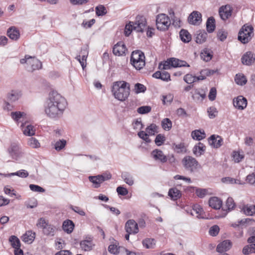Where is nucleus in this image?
Returning <instances> with one entry per match:
<instances>
[{"label": "nucleus", "mask_w": 255, "mask_h": 255, "mask_svg": "<svg viewBox=\"0 0 255 255\" xmlns=\"http://www.w3.org/2000/svg\"><path fill=\"white\" fill-rule=\"evenodd\" d=\"M66 106L67 102L64 98L56 92H52L45 102L44 111L49 118H59L63 115Z\"/></svg>", "instance_id": "1"}, {"label": "nucleus", "mask_w": 255, "mask_h": 255, "mask_svg": "<svg viewBox=\"0 0 255 255\" xmlns=\"http://www.w3.org/2000/svg\"><path fill=\"white\" fill-rule=\"evenodd\" d=\"M129 85L125 81H118L114 83L112 93L115 98L121 101H124L129 95Z\"/></svg>", "instance_id": "2"}, {"label": "nucleus", "mask_w": 255, "mask_h": 255, "mask_svg": "<svg viewBox=\"0 0 255 255\" xmlns=\"http://www.w3.org/2000/svg\"><path fill=\"white\" fill-rule=\"evenodd\" d=\"M146 19L144 16L137 15L134 21H129L126 24L124 33L126 36H128L132 30L138 32H143L146 26Z\"/></svg>", "instance_id": "3"}, {"label": "nucleus", "mask_w": 255, "mask_h": 255, "mask_svg": "<svg viewBox=\"0 0 255 255\" xmlns=\"http://www.w3.org/2000/svg\"><path fill=\"white\" fill-rule=\"evenodd\" d=\"M130 63L136 70L142 69L145 65L144 53L140 50L133 51L130 56Z\"/></svg>", "instance_id": "4"}, {"label": "nucleus", "mask_w": 255, "mask_h": 255, "mask_svg": "<svg viewBox=\"0 0 255 255\" xmlns=\"http://www.w3.org/2000/svg\"><path fill=\"white\" fill-rule=\"evenodd\" d=\"M254 35V28L251 25L244 24L238 33V40L243 44L248 43Z\"/></svg>", "instance_id": "5"}, {"label": "nucleus", "mask_w": 255, "mask_h": 255, "mask_svg": "<svg viewBox=\"0 0 255 255\" xmlns=\"http://www.w3.org/2000/svg\"><path fill=\"white\" fill-rule=\"evenodd\" d=\"M20 62L22 64H26V68L28 71L33 72L34 70L41 69L42 63L34 57L26 55L24 58L21 59Z\"/></svg>", "instance_id": "6"}, {"label": "nucleus", "mask_w": 255, "mask_h": 255, "mask_svg": "<svg viewBox=\"0 0 255 255\" xmlns=\"http://www.w3.org/2000/svg\"><path fill=\"white\" fill-rule=\"evenodd\" d=\"M184 168L190 173H194L201 167L198 161L190 156H186L182 159Z\"/></svg>", "instance_id": "7"}, {"label": "nucleus", "mask_w": 255, "mask_h": 255, "mask_svg": "<svg viewBox=\"0 0 255 255\" xmlns=\"http://www.w3.org/2000/svg\"><path fill=\"white\" fill-rule=\"evenodd\" d=\"M170 24V18L165 14L161 13L156 16V25L158 30L160 31L167 30Z\"/></svg>", "instance_id": "8"}, {"label": "nucleus", "mask_w": 255, "mask_h": 255, "mask_svg": "<svg viewBox=\"0 0 255 255\" xmlns=\"http://www.w3.org/2000/svg\"><path fill=\"white\" fill-rule=\"evenodd\" d=\"M39 228H42L44 235L48 236H53L55 234L56 228L54 226L49 224L44 218H41L36 224Z\"/></svg>", "instance_id": "9"}, {"label": "nucleus", "mask_w": 255, "mask_h": 255, "mask_svg": "<svg viewBox=\"0 0 255 255\" xmlns=\"http://www.w3.org/2000/svg\"><path fill=\"white\" fill-rule=\"evenodd\" d=\"M9 156L13 159L17 160L21 155V151L19 146L15 143H12L7 148Z\"/></svg>", "instance_id": "10"}, {"label": "nucleus", "mask_w": 255, "mask_h": 255, "mask_svg": "<svg viewBox=\"0 0 255 255\" xmlns=\"http://www.w3.org/2000/svg\"><path fill=\"white\" fill-rule=\"evenodd\" d=\"M233 8L230 5L222 6L219 10V13L221 18L225 21L231 16Z\"/></svg>", "instance_id": "11"}, {"label": "nucleus", "mask_w": 255, "mask_h": 255, "mask_svg": "<svg viewBox=\"0 0 255 255\" xmlns=\"http://www.w3.org/2000/svg\"><path fill=\"white\" fill-rule=\"evenodd\" d=\"M188 22L192 25H198L202 22V14L197 11H194L188 17Z\"/></svg>", "instance_id": "12"}, {"label": "nucleus", "mask_w": 255, "mask_h": 255, "mask_svg": "<svg viewBox=\"0 0 255 255\" xmlns=\"http://www.w3.org/2000/svg\"><path fill=\"white\" fill-rule=\"evenodd\" d=\"M125 230L127 233L136 234L138 232V225L132 219L128 220L125 225Z\"/></svg>", "instance_id": "13"}, {"label": "nucleus", "mask_w": 255, "mask_h": 255, "mask_svg": "<svg viewBox=\"0 0 255 255\" xmlns=\"http://www.w3.org/2000/svg\"><path fill=\"white\" fill-rule=\"evenodd\" d=\"M80 248L85 252H89L92 250L95 246L93 240L91 238H86V239L81 241L80 243Z\"/></svg>", "instance_id": "14"}, {"label": "nucleus", "mask_w": 255, "mask_h": 255, "mask_svg": "<svg viewBox=\"0 0 255 255\" xmlns=\"http://www.w3.org/2000/svg\"><path fill=\"white\" fill-rule=\"evenodd\" d=\"M178 59L175 58H171L167 59L163 64H159L158 68L159 69H168L171 67L176 68L178 67V62H177Z\"/></svg>", "instance_id": "15"}, {"label": "nucleus", "mask_w": 255, "mask_h": 255, "mask_svg": "<svg viewBox=\"0 0 255 255\" xmlns=\"http://www.w3.org/2000/svg\"><path fill=\"white\" fill-rule=\"evenodd\" d=\"M234 106L239 110L245 109L247 106V100L242 96H239L233 100Z\"/></svg>", "instance_id": "16"}, {"label": "nucleus", "mask_w": 255, "mask_h": 255, "mask_svg": "<svg viewBox=\"0 0 255 255\" xmlns=\"http://www.w3.org/2000/svg\"><path fill=\"white\" fill-rule=\"evenodd\" d=\"M208 142L212 147L218 148L222 145L223 140L220 136L213 134L209 137Z\"/></svg>", "instance_id": "17"}, {"label": "nucleus", "mask_w": 255, "mask_h": 255, "mask_svg": "<svg viewBox=\"0 0 255 255\" xmlns=\"http://www.w3.org/2000/svg\"><path fill=\"white\" fill-rule=\"evenodd\" d=\"M255 61V55L251 51H248L243 55L242 57V62L244 65H251Z\"/></svg>", "instance_id": "18"}, {"label": "nucleus", "mask_w": 255, "mask_h": 255, "mask_svg": "<svg viewBox=\"0 0 255 255\" xmlns=\"http://www.w3.org/2000/svg\"><path fill=\"white\" fill-rule=\"evenodd\" d=\"M127 48L123 42H119L114 45L113 48V52L116 56H121L126 53Z\"/></svg>", "instance_id": "19"}, {"label": "nucleus", "mask_w": 255, "mask_h": 255, "mask_svg": "<svg viewBox=\"0 0 255 255\" xmlns=\"http://www.w3.org/2000/svg\"><path fill=\"white\" fill-rule=\"evenodd\" d=\"M195 41L198 44L205 42L207 38V33L204 30H198L195 34Z\"/></svg>", "instance_id": "20"}, {"label": "nucleus", "mask_w": 255, "mask_h": 255, "mask_svg": "<svg viewBox=\"0 0 255 255\" xmlns=\"http://www.w3.org/2000/svg\"><path fill=\"white\" fill-rule=\"evenodd\" d=\"M232 247V242L229 240H225L218 244L216 251L218 253H222L229 250Z\"/></svg>", "instance_id": "21"}, {"label": "nucleus", "mask_w": 255, "mask_h": 255, "mask_svg": "<svg viewBox=\"0 0 255 255\" xmlns=\"http://www.w3.org/2000/svg\"><path fill=\"white\" fill-rule=\"evenodd\" d=\"M7 35L11 39L15 41L20 37L19 31L15 26H11L7 29Z\"/></svg>", "instance_id": "22"}, {"label": "nucleus", "mask_w": 255, "mask_h": 255, "mask_svg": "<svg viewBox=\"0 0 255 255\" xmlns=\"http://www.w3.org/2000/svg\"><path fill=\"white\" fill-rule=\"evenodd\" d=\"M151 155L156 160H159L162 163H164L167 161V157L160 150L156 149L153 150L151 152Z\"/></svg>", "instance_id": "23"}, {"label": "nucleus", "mask_w": 255, "mask_h": 255, "mask_svg": "<svg viewBox=\"0 0 255 255\" xmlns=\"http://www.w3.org/2000/svg\"><path fill=\"white\" fill-rule=\"evenodd\" d=\"M209 205L214 209H220L222 205V201L217 197H212L209 200Z\"/></svg>", "instance_id": "24"}, {"label": "nucleus", "mask_w": 255, "mask_h": 255, "mask_svg": "<svg viewBox=\"0 0 255 255\" xmlns=\"http://www.w3.org/2000/svg\"><path fill=\"white\" fill-rule=\"evenodd\" d=\"M152 77L156 79H161L164 81L170 80V75L168 72L166 71H156L153 74Z\"/></svg>", "instance_id": "25"}, {"label": "nucleus", "mask_w": 255, "mask_h": 255, "mask_svg": "<svg viewBox=\"0 0 255 255\" xmlns=\"http://www.w3.org/2000/svg\"><path fill=\"white\" fill-rule=\"evenodd\" d=\"M21 93L18 90H12L7 95V99L10 102L18 100L21 96Z\"/></svg>", "instance_id": "26"}, {"label": "nucleus", "mask_w": 255, "mask_h": 255, "mask_svg": "<svg viewBox=\"0 0 255 255\" xmlns=\"http://www.w3.org/2000/svg\"><path fill=\"white\" fill-rule=\"evenodd\" d=\"M205 150V145L203 143L199 142L197 145L194 146L193 152L196 156H200L204 154Z\"/></svg>", "instance_id": "27"}, {"label": "nucleus", "mask_w": 255, "mask_h": 255, "mask_svg": "<svg viewBox=\"0 0 255 255\" xmlns=\"http://www.w3.org/2000/svg\"><path fill=\"white\" fill-rule=\"evenodd\" d=\"M168 194L171 199L174 201L178 200L182 196L181 191L176 187L170 188Z\"/></svg>", "instance_id": "28"}, {"label": "nucleus", "mask_w": 255, "mask_h": 255, "mask_svg": "<svg viewBox=\"0 0 255 255\" xmlns=\"http://www.w3.org/2000/svg\"><path fill=\"white\" fill-rule=\"evenodd\" d=\"M74 226V224L71 220H66L63 222L62 228L65 232L70 234L73 232Z\"/></svg>", "instance_id": "29"}, {"label": "nucleus", "mask_w": 255, "mask_h": 255, "mask_svg": "<svg viewBox=\"0 0 255 255\" xmlns=\"http://www.w3.org/2000/svg\"><path fill=\"white\" fill-rule=\"evenodd\" d=\"M179 35L181 40L184 43H188L191 40L192 36L187 30L181 29L179 32Z\"/></svg>", "instance_id": "30"}, {"label": "nucleus", "mask_w": 255, "mask_h": 255, "mask_svg": "<svg viewBox=\"0 0 255 255\" xmlns=\"http://www.w3.org/2000/svg\"><path fill=\"white\" fill-rule=\"evenodd\" d=\"M35 233L32 231L26 232L22 237V240L25 243L31 244L35 239Z\"/></svg>", "instance_id": "31"}, {"label": "nucleus", "mask_w": 255, "mask_h": 255, "mask_svg": "<svg viewBox=\"0 0 255 255\" xmlns=\"http://www.w3.org/2000/svg\"><path fill=\"white\" fill-rule=\"evenodd\" d=\"M201 59L206 62L209 61L212 58V52L208 48H204L201 52Z\"/></svg>", "instance_id": "32"}, {"label": "nucleus", "mask_w": 255, "mask_h": 255, "mask_svg": "<svg viewBox=\"0 0 255 255\" xmlns=\"http://www.w3.org/2000/svg\"><path fill=\"white\" fill-rule=\"evenodd\" d=\"M215 19L213 16L209 17L206 22V29L209 33L213 32L215 29Z\"/></svg>", "instance_id": "33"}, {"label": "nucleus", "mask_w": 255, "mask_h": 255, "mask_svg": "<svg viewBox=\"0 0 255 255\" xmlns=\"http://www.w3.org/2000/svg\"><path fill=\"white\" fill-rule=\"evenodd\" d=\"M191 136L194 139L201 140L205 138L206 134L204 131L196 129L191 132Z\"/></svg>", "instance_id": "34"}, {"label": "nucleus", "mask_w": 255, "mask_h": 255, "mask_svg": "<svg viewBox=\"0 0 255 255\" xmlns=\"http://www.w3.org/2000/svg\"><path fill=\"white\" fill-rule=\"evenodd\" d=\"M235 205L233 199L231 197H229L226 202L225 206L226 208L224 209V208H223V210L226 212L225 213V215L227 214L228 212L233 210L235 208Z\"/></svg>", "instance_id": "35"}, {"label": "nucleus", "mask_w": 255, "mask_h": 255, "mask_svg": "<svg viewBox=\"0 0 255 255\" xmlns=\"http://www.w3.org/2000/svg\"><path fill=\"white\" fill-rule=\"evenodd\" d=\"M242 210L246 215L252 216L253 215H255V205H245L243 207Z\"/></svg>", "instance_id": "36"}, {"label": "nucleus", "mask_w": 255, "mask_h": 255, "mask_svg": "<svg viewBox=\"0 0 255 255\" xmlns=\"http://www.w3.org/2000/svg\"><path fill=\"white\" fill-rule=\"evenodd\" d=\"M8 240L11 247L14 249L20 248L21 244L20 240L16 236L14 235L11 236Z\"/></svg>", "instance_id": "37"}, {"label": "nucleus", "mask_w": 255, "mask_h": 255, "mask_svg": "<svg viewBox=\"0 0 255 255\" xmlns=\"http://www.w3.org/2000/svg\"><path fill=\"white\" fill-rule=\"evenodd\" d=\"M122 178L128 185L131 186L134 183L132 176L128 172H124L122 174Z\"/></svg>", "instance_id": "38"}, {"label": "nucleus", "mask_w": 255, "mask_h": 255, "mask_svg": "<svg viewBox=\"0 0 255 255\" xmlns=\"http://www.w3.org/2000/svg\"><path fill=\"white\" fill-rule=\"evenodd\" d=\"M235 81L238 85L243 86L247 82V79L243 74H237L236 75Z\"/></svg>", "instance_id": "39"}, {"label": "nucleus", "mask_w": 255, "mask_h": 255, "mask_svg": "<svg viewBox=\"0 0 255 255\" xmlns=\"http://www.w3.org/2000/svg\"><path fill=\"white\" fill-rule=\"evenodd\" d=\"M10 115L12 119L16 123H18L20 119H23L24 117H25L26 115L24 112L18 111L11 112Z\"/></svg>", "instance_id": "40"}, {"label": "nucleus", "mask_w": 255, "mask_h": 255, "mask_svg": "<svg viewBox=\"0 0 255 255\" xmlns=\"http://www.w3.org/2000/svg\"><path fill=\"white\" fill-rule=\"evenodd\" d=\"M142 245L146 249H153L155 245V241L154 239L147 238L142 241Z\"/></svg>", "instance_id": "41"}, {"label": "nucleus", "mask_w": 255, "mask_h": 255, "mask_svg": "<svg viewBox=\"0 0 255 255\" xmlns=\"http://www.w3.org/2000/svg\"><path fill=\"white\" fill-rule=\"evenodd\" d=\"M96 14L98 16H102L105 15L107 12L106 7L102 4H99L95 7Z\"/></svg>", "instance_id": "42"}, {"label": "nucleus", "mask_w": 255, "mask_h": 255, "mask_svg": "<svg viewBox=\"0 0 255 255\" xmlns=\"http://www.w3.org/2000/svg\"><path fill=\"white\" fill-rule=\"evenodd\" d=\"M23 134L27 136H32L35 133V129L34 127L31 125H27L25 128L23 130Z\"/></svg>", "instance_id": "43"}, {"label": "nucleus", "mask_w": 255, "mask_h": 255, "mask_svg": "<svg viewBox=\"0 0 255 255\" xmlns=\"http://www.w3.org/2000/svg\"><path fill=\"white\" fill-rule=\"evenodd\" d=\"M123 247H118L115 244L110 245L108 247L109 252L113 254L116 255L119 253L121 251H123Z\"/></svg>", "instance_id": "44"}, {"label": "nucleus", "mask_w": 255, "mask_h": 255, "mask_svg": "<svg viewBox=\"0 0 255 255\" xmlns=\"http://www.w3.org/2000/svg\"><path fill=\"white\" fill-rule=\"evenodd\" d=\"M27 144L31 147L33 148H39L40 146V144L38 140L35 137H30L28 138Z\"/></svg>", "instance_id": "45"}, {"label": "nucleus", "mask_w": 255, "mask_h": 255, "mask_svg": "<svg viewBox=\"0 0 255 255\" xmlns=\"http://www.w3.org/2000/svg\"><path fill=\"white\" fill-rule=\"evenodd\" d=\"M162 128L166 130H169L172 128V122L168 118L164 119L161 122Z\"/></svg>", "instance_id": "46"}, {"label": "nucleus", "mask_w": 255, "mask_h": 255, "mask_svg": "<svg viewBox=\"0 0 255 255\" xmlns=\"http://www.w3.org/2000/svg\"><path fill=\"white\" fill-rule=\"evenodd\" d=\"M89 180L94 184L95 188H98L100 186L102 182L100 181V178L97 176H90L89 177Z\"/></svg>", "instance_id": "47"}, {"label": "nucleus", "mask_w": 255, "mask_h": 255, "mask_svg": "<svg viewBox=\"0 0 255 255\" xmlns=\"http://www.w3.org/2000/svg\"><path fill=\"white\" fill-rule=\"evenodd\" d=\"M157 126L154 124H152L146 128V131L150 135H154L155 133L157 132Z\"/></svg>", "instance_id": "48"}, {"label": "nucleus", "mask_w": 255, "mask_h": 255, "mask_svg": "<svg viewBox=\"0 0 255 255\" xmlns=\"http://www.w3.org/2000/svg\"><path fill=\"white\" fill-rule=\"evenodd\" d=\"M208 116L210 119H214L217 117L218 114V111L214 107H211L207 110Z\"/></svg>", "instance_id": "49"}, {"label": "nucleus", "mask_w": 255, "mask_h": 255, "mask_svg": "<svg viewBox=\"0 0 255 255\" xmlns=\"http://www.w3.org/2000/svg\"><path fill=\"white\" fill-rule=\"evenodd\" d=\"M151 108L149 106H143L139 107L137 109V112L140 114H146L149 113L151 111Z\"/></svg>", "instance_id": "50"}, {"label": "nucleus", "mask_w": 255, "mask_h": 255, "mask_svg": "<svg viewBox=\"0 0 255 255\" xmlns=\"http://www.w3.org/2000/svg\"><path fill=\"white\" fill-rule=\"evenodd\" d=\"M66 144V141L65 140H59L55 143L54 148L57 151H60L65 147Z\"/></svg>", "instance_id": "51"}, {"label": "nucleus", "mask_w": 255, "mask_h": 255, "mask_svg": "<svg viewBox=\"0 0 255 255\" xmlns=\"http://www.w3.org/2000/svg\"><path fill=\"white\" fill-rule=\"evenodd\" d=\"M165 140V137L161 134H158L156 135L154 141L157 146H160L163 143Z\"/></svg>", "instance_id": "52"}, {"label": "nucleus", "mask_w": 255, "mask_h": 255, "mask_svg": "<svg viewBox=\"0 0 255 255\" xmlns=\"http://www.w3.org/2000/svg\"><path fill=\"white\" fill-rule=\"evenodd\" d=\"M246 181L249 184L255 186V173L249 174L246 177Z\"/></svg>", "instance_id": "53"}, {"label": "nucleus", "mask_w": 255, "mask_h": 255, "mask_svg": "<svg viewBox=\"0 0 255 255\" xmlns=\"http://www.w3.org/2000/svg\"><path fill=\"white\" fill-rule=\"evenodd\" d=\"M220 231V228L217 225H214L211 227L209 230V233L211 236H216Z\"/></svg>", "instance_id": "54"}, {"label": "nucleus", "mask_w": 255, "mask_h": 255, "mask_svg": "<svg viewBox=\"0 0 255 255\" xmlns=\"http://www.w3.org/2000/svg\"><path fill=\"white\" fill-rule=\"evenodd\" d=\"M134 88L135 93H136L144 92L146 89L145 86L140 83H136L134 86Z\"/></svg>", "instance_id": "55"}, {"label": "nucleus", "mask_w": 255, "mask_h": 255, "mask_svg": "<svg viewBox=\"0 0 255 255\" xmlns=\"http://www.w3.org/2000/svg\"><path fill=\"white\" fill-rule=\"evenodd\" d=\"M138 136L142 139L143 140H144L146 142H150L151 140L148 137V134L147 133L144 132V131H140L138 132L137 133Z\"/></svg>", "instance_id": "56"}, {"label": "nucleus", "mask_w": 255, "mask_h": 255, "mask_svg": "<svg viewBox=\"0 0 255 255\" xmlns=\"http://www.w3.org/2000/svg\"><path fill=\"white\" fill-rule=\"evenodd\" d=\"M98 177L100 178V181L103 182L105 181L110 179L112 178V175L110 173H104L101 175H98Z\"/></svg>", "instance_id": "57"}, {"label": "nucleus", "mask_w": 255, "mask_h": 255, "mask_svg": "<svg viewBox=\"0 0 255 255\" xmlns=\"http://www.w3.org/2000/svg\"><path fill=\"white\" fill-rule=\"evenodd\" d=\"M29 188L30 190L34 192H45V189L41 187L34 184H30Z\"/></svg>", "instance_id": "58"}, {"label": "nucleus", "mask_w": 255, "mask_h": 255, "mask_svg": "<svg viewBox=\"0 0 255 255\" xmlns=\"http://www.w3.org/2000/svg\"><path fill=\"white\" fill-rule=\"evenodd\" d=\"M217 94V90L215 87H212L210 90L208 95L209 99L210 101H213L215 100Z\"/></svg>", "instance_id": "59"}, {"label": "nucleus", "mask_w": 255, "mask_h": 255, "mask_svg": "<svg viewBox=\"0 0 255 255\" xmlns=\"http://www.w3.org/2000/svg\"><path fill=\"white\" fill-rule=\"evenodd\" d=\"M90 0H69L70 2L74 5H81L87 3Z\"/></svg>", "instance_id": "60"}, {"label": "nucleus", "mask_w": 255, "mask_h": 255, "mask_svg": "<svg viewBox=\"0 0 255 255\" xmlns=\"http://www.w3.org/2000/svg\"><path fill=\"white\" fill-rule=\"evenodd\" d=\"M173 148L178 153L181 152L184 148V144L182 143H180L179 144L173 143Z\"/></svg>", "instance_id": "61"}, {"label": "nucleus", "mask_w": 255, "mask_h": 255, "mask_svg": "<svg viewBox=\"0 0 255 255\" xmlns=\"http://www.w3.org/2000/svg\"><path fill=\"white\" fill-rule=\"evenodd\" d=\"M117 192L119 195L126 196L128 194V190L127 188L122 186H119L117 188Z\"/></svg>", "instance_id": "62"}, {"label": "nucleus", "mask_w": 255, "mask_h": 255, "mask_svg": "<svg viewBox=\"0 0 255 255\" xmlns=\"http://www.w3.org/2000/svg\"><path fill=\"white\" fill-rule=\"evenodd\" d=\"M134 129H142L143 128V125L141 122L140 119H136L133 123Z\"/></svg>", "instance_id": "63"}, {"label": "nucleus", "mask_w": 255, "mask_h": 255, "mask_svg": "<svg viewBox=\"0 0 255 255\" xmlns=\"http://www.w3.org/2000/svg\"><path fill=\"white\" fill-rule=\"evenodd\" d=\"M244 157V155L241 154L238 152H234L233 158L236 162H240Z\"/></svg>", "instance_id": "64"}]
</instances>
